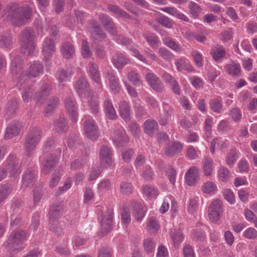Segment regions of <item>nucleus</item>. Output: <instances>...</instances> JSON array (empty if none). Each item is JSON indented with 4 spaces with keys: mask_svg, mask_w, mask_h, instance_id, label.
I'll list each match as a JSON object with an SVG mask.
<instances>
[{
    "mask_svg": "<svg viewBox=\"0 0 257 257\" xmlns=\"http://www.w3.org/2000/svg\"><path fill=\"white\" fill-rule=\"evenodd\" d=\"M184 147L183 144L178 141L171 142L165 148V154L169 157H173L180 153Z\"/></svg>",
    "mask_w": 257,
    "mask_h": 257,
    "instance_id": "nucleus-14",
    "label": "nucleus"
},
{
    "mask_svg": "<svg viewBox=\"0 0 257 257\" xmlns=\"http://www.w3.org/2000/svg\"><path fill=\"white\" fill-rule=\"evenodd\" d=\"M61 53L63 57L67 59L72 58L75 55L74 48L71 44L64 43L61 46Z\"/></svg>",
    "mask_w": 257,
    "mask_h": 257,
    "instance_id": "nucleus-32",
    "label": "nucleus"
},
{
    "mask_svg": "<svg viewBox=\"0 0 257 257\" xmlns=\"http://www.w3.org/2000/svg\"><path fill=\"white\" fill-rule=\"evenodd\" d=\"M237 159L238 156L236 154V150L231 149L229 151L226 157V163L228 166L232 167L237 161Z\"/></svg>",
    "mask_w": 257,
    "mask_h": 257,
    "instance_id": "nucleus-48",
    "label": "nucleus"
},
{
    "mask_svg": "<svg viewBox=\"0 0 257 257\" xmlns=\"http://www.w3.org/2000/svg\"><path fill=\"white\" fill-rule=\"evenodd\" d=\"M202 191L207 194H214L217 191V185L213 182L207 181L202 186Z\"/></svg>",
    "mask_w": 257,
    "mask_h": 257,
    "instance_id": "nucleus-40",
    "label": "nucleus"
},
{
    "mask_svg": "<svg viewBox=\"0 0 257 257\" xmlns=\"http://www.w3.org/2000/svg\"><path fill=\"white\" fill-rule=\"evenodd\" d=\"M133 187L132 185L127 182H122L120 185V191L123 194H128L132 193Z\"/></svg>",
    "mask_w": 257,
    "mask_h": 257,
    "instance_id": "nucleus-60",
    "label": "nucleus"
},
{
    "mask_svg": "<svg viewBox=\"0 0 257 257\" xmlns=\"http://www.w3.org/2000/svg\"><path fill=\"white\" fill-rule=\"evenodd\" d=\"M86 98L92 112L96 114L99 111V103L96 95L91 93Z\"/></svg>",
    "mask_w": 257,
    "mask_h": 257,
    "instance_id": "nucleus-35",
    "label": "nucleus"
},
{
    "mask_svg": "<svg viewBox=\"0 0 257 257\" xmlns=\"http://www.w3.org/2000/svg\"><path fill=\"white\" fill-rule=\"evenodd\" d=\"M21 63V60L20 56H15L12 60L11 63V71L13 75L18 74L21 71L20 65Z\"/></svg>",
    "mask_w": 257,
    "mask_h": 257,
    "instance_id": "nucleus-45",
    "label": "nucleus"
},
{
    "mask_svg": "<svg viewBox=\"0 0 257 257\" xmlns=\"http://www.w3.org/2000/svg\"><path fill=\"white\" fill-rule=\"evenodd\" d=\"M112 63L117 69H121L125 65L130 63V60L122 54L117 53L112 57Z\"/></svg>",
    "mask_w": 257,
    "mask_h": 257,
    "instance_id": "nucleus-24",
    "label": "nucleus"
},
{
    "mask_svg": "<svg viewBox=\"0 0 257 257\" xmlns=\"http://www.w3.org/2000/svg\"><path fill=\"white\" fill-rule=\"evenodd\" d=\"M32 9L28 6L21 7L19 4L12 3L5 8L3 17L17 27L26 25L31 18Z\"/></svg>",
    "mask_w": 257,
    "mask_h": 257,
    "instance_id": "nucleus-1",
    "label": "nucleus"
},
{
    "mask_svg": "<svg viewBox=\"0 0 257 257\" xmlns=\"http://www.w3.org/2000/svg\"><path fill=\"white\" fill-rule=\"evenodd\" d=\"M63 205L61 202H57L53 204L49 212V220H55L58 219L63 213Z\"/></svg>",
    "mask_w": 257,
    "mask_h": 257,
    "instance_id": "nucleus-28",
    "label": "nucleus"
},
{
    "mask_svg": "<svg viewBox=\"0 0 257 257\" xmlns=\"http://www.w3.org/2000/svg\"><path fill=\"white\" fill-rule=\"evenodd\" d=\"M60 155L61 150L60 149H57L54 153L51 154V156H49V168L54 167L58 164Z\"/></svg>",
    "mask_w": 257,
    "mask_h": 257,
    "instance_id": "nucleus-53",
    "label": "nucleus"
},
{
    "mask_svg": "<svg viewBox=\"0 0 257 257\" xmlns=\"http://www.w3.org/2000/svg\"><path fill=\"white\" fill-rule=\"evenodd\" d=\"M119 113L120 117L126 122L131 120V107L126 101L120 102L119 104Z\"/></svg>",
    "mask_w": 257,
    "mask_h": 257,
    "instance_id": "nucleus-26",
    "label": "nucleus"
},
{
    "mask_svg": "<svg viewBox=\"0 0 257 257\" xmlns=\"http://www.w3.org/2000/svg\"><path fill=\"white\" fill-rule=\"evenodd\" d=\"M75 88L82 102H84L87 96H89L92 93L90 90L88 81L84 78H80L76 82Z\"/></svg>",
    "mask_w": 257,
    "mask_h": 257,
    "instance_id": "nucleus-9",
    "label": "nucleus"
},
{
    "mask_svg": "<svg viewBox=\"0 0 257 257\" xmlns=\"http://www.w3.org/2000/svg\"><path fill=\"white\" fill-rule=\"evenodd\" d=\"M47 96L48 90L47 86L46 85L44 86V88H42V89L37 94L36 99L37 103L39 104L43 103V100L47 99Z\"/></svg>",
    "mask_w": 257,
    "mask_h": 257,
    "instance_id": "nucleus-61",
    "label": "nucleus"
},
{
    "mask_svg": "<svg viewBox=\"0 0 257 257\" xmlns=\"http://www.w3.org/2000/svg\"><path fill=\"white\" fill-rule=\"evenodd\" d=\"M243 236L249 239H253L257 237V230L253 227H249L243 233Z\"/></svg>",
    "mask_w": 257,
    "mask_h": 257,
    "instance_id": "nucleus-63",
    "label": "nucleus"
},
{
    "mask_svg": "<svg viewBox=\"0 0 257 257\" xmlns=\"http://www.w3.org/2000/svg\"><path fill=\"white\" fill-rule=\"evenodd\" d=\"M144 37L153 49L157 48L160 44L158 37L154 34L146 33L144 35Z\"/></svg>",
    "mask_w": 257,
    "mask_h": 257,
    "instance_id": "nucleus-37",
    "label": "nucleus"
},
{
    "mask_svg": "<svg viewBox=\"0 0 257 257\" xmlns=\"http://www.w3.org/2000/svg\"><path fill=\"white\" fill-rule=\"evenodd\" d=\"M218 177L223 182H227L230 177V173L228 169L225 167H221L217 172Z\"/></svg>",
    "mask_w": 257,
    "mask_h": 257,
    "instance_id": "nucleus-46",
    "label": "nucleus"
},
{
    "mask_svg": "<svg viewBox=\"0 0 257 257\" xmlns=\"http://www.w3.org/2000/svg\"><path fill=\"white\" fill-rule=\"evenodd\" d=\"M127 77L130 82L136 86H140L143 85V81L139 73L137 71L132 70L128 73Z\"/></svg>",
    "mask_w": 257,
    "mask_h": 257,
    "instance_id": "nucleus-38",
    "label": "nucleus"
},
{
    "mask_svg": "<svg viewBox=\"0 0 257 257\" xmlns=\"http://www.w3.org/2000/svg\"><path fill=\"white\" fill-rule=\"evenodd\" d=\"M104 111L106 116L109 119H116L117 118L115 109L110 100L106 99L103 103Z\"/></svg>",
    "mask_w": 257,
    "mask_h": 257,
    "instance_id": "nucleus-27",
    "label": "nucleus"
},
{
    "mask_svg": "<svg viewBox=\"0 0 257 257\" xmlns=\"http://www.w3.org/2000/svg\"><path fill=\"white\" fill-rule=\"evenodd\" d=\"M103 209L102 207H97L96 211L98 215V219L101 223L100 231L103 234H106L111 229L113 212L112 209H108L106 211V215L103 216Z\"/></svg>",
    "mask_w": 257,
    "mask_h": 257,
    "instance_id": "nucleus-5",
    "label": "nucleus"
},
{
    "mask_svg": "<svg viewBox=\"0 0 257 257\" xmlns=\"http://www.w3.org/2000/svg\"><path fill=\"white\" fill-rule=\"evenodd\" d=\"M54 130L58 133H65L68 130L67 121L62 115L55 119L54 122Z\"/></svg>",
    "mask_w": 257,
    "mask_h": 257,
    "instance_id": "nucleus-25",
    "label": "nucleus"
},
{
    "mask_svg": "<svg viewBox=\"0 0 257 257\" xmlns=\"http://www.w3.org/2000/svg\"><path fill=\"white\" fill-rule=\"evenodd\" d=\"M164 44L175 52L181 51V47L174 40L169 37H165L163 39Z\"/></svg>",
    "mask_w": 257,
    "mask_h": 257,
    "instance_id": "nucleus-47",
    "label": "nucleus"
},
{
    "mask_svg": "<svg viewBox=\"0 0 257 257\" xmlns=\"http://www.w3.org/2000/svg\"><path fill=\"white\" fill-rule=\"evenodd\" d=\"M65 107L73 122L77 121L78 116V106L75 99L71 96L66 97L64 100Z\"/></svg>",
    "mask_w": 257,
    "mask_h": 257,
    "instance_id": "nucleus-8",
    "label": "nucleus"
},
{
    "mask_svg": "<svg viewBox=\"0 0 257 257\" xmlns=\"http://www.w3.org/2000/svg\"><path fill=\"white\" fill-rule=\"evenodd\" d=\"M201 168L205 176H211L215 168L213 159L208 157L204 158L201 162Z\"/></svg>",
    "mask_w": 257,
    "mask_h": 257,
    "instance_id": "nucleus-19",
    "label": "nucleus"
},
{
    "mask_svg": "<svg viewBox=\"0 0 257 257\" xmlns=\"http://www.w3.org/2000/svg\"><path fill=\"white\" fill-rule=\"evenodd\" d=\"M21 130L20 124L16 121H13L7 126L6 130L5 138L10 139L18 135Z\"/></svg>",
    "mask_w": 257,
    "mask_h": 257,
    "instance_id": "nucleus-21",
    "label": "nucleus"
},
{
    "mask_svg": "<svg viewBox=\"0 0 257 257\" xmlns=\"http://www.w3.org/2000/svg\"><path fill=\"white\" fill-rule=\"evenodd\" d=\"M58 31L55 26L52 27L51 30H49V34L52 36V40L49 38V50L54 51L55 50V46L54 40L57 38Z\"/></svg>",
    "mask_w": 257,
    "mask_h": 257,
    "instance_id": "nucleus-50",
    "label": "nucleus"
},
{
    "mask_svg": "<svg viewBox=\"0 0 257 257\" xmlns=\"http://www.w3.org/2000/svg\"><path fill=\"white\" fill-rule=\"evenodd\" d=\"M87 72L90 77L96 83H101V78L97 64L90 62L88 64Z\"/></svg>",
    "mask_w": 257,
    "mask_h": 257,
    "instance_id": "nucleus-22",
    "label": "nucleus"
},
{
    "mask_svg": "<svg viewBox=\"0 0 257 257\" xmlns=\"http://www.w3.org/2000/svg\"><path fill=\"white\" fill-rule=\"evenodd\" d=\"M99 160L100 165L107 168L112 164V151L107 146H102L99 152Z\"/></svg>",
    "mask_w": 257,
    "mask_h": 257,
    "instance_id": "nucleus-10",
    "label": "nucleus"
},
{
    "mask_svg": "<svg viewBox=\"0 0 257 257\" xmlns=\"http://www.w3.org/2000/svg\"><path fill=\"white\" fill-rule=\"evenodd\" d=\"M216 145H217V147L220 150L225 149L228 146V144L226 141H223L218 139H214L211 142L210 152L212 154H214L215 153Z\"/></svg>",
    "mask_w": 257,
    "mask_h": 257,
    "instance_id": "nucleus-43",
    "label": "nucleus"
},
{
    "mask_svg": "<svg viewBox=\"0 0 257 257\" xmlns=\"http://www.w3.org/2000/svg\"><path fill=\"white\" fill-rule=\"evenodd\" d=\"M171 235L173 240L174 246L178 248L184 239V236L181 231L174 230L171 231Z\"/></svg>",
    "mask_w": 257,
    "mask_h": 257,
    "instance_id": "nucleus-44",
    "label": "nucleus"
},
{
    "mask_svg": "<svg viewBox=\"0 0 257 257\" xmlns=\"http://www.w3.org/2000/svg\"><path fill=\"white\" fill-rule=\"evenodd\" d=\"M144 131L149 136H153L158 129L157 122L154 119H148L144 122Z\"/></svg>",
    "mask_w": 257,
    "mask_h": 257,
    "instance_id": "nucleus-33",
    "label": "nucleus"
},
{
    "mask_svg": "<svg viewBox=\"0 0 257 257\" xmlns=\"http://www.w3.org/2000/svg\"><path fill=\"white\" fill-rule=\"evenodd\" d=\"M84 122L85 135L92 140H96L99 137L98 127L93 118L88 116H85Z\"/></svg>",
    "mask_w": 257,
    "mask_h": 257,
    "instance_id": "nucleus-7",
    "label": "nucleus"
},
{
    "mask_svg": "<svg viewBox=\"0 0 257 257\" xmlns=\"http://www.w3.org/2000/svg\"><path fill=\"white\" fill-rule=\"evenodd\" d=\"M28 233L23 230L13 231L10 234L5 245L12 251L19 250L22 248V242L26 240Z\"/></svg>",
    "mask_w": 257,
    "mask_h": 257,
    "instance_id": "nucleus-3",
    "label": "nucleus"
},
{
    "mask_svg": "<svg viewBox=\"0 0 257 257\" xmlns=\"http://www.w3.org/2000/svg\"><path fill=\"white\" fill-rule=\"evenodd\" d=\"M160 10L174 17L185 22H188L189 19L184 14L180 12L177 8L174 7H166L160 8Z\"/></svg>",
    "mask_w": 257,
    "mask_h": 257,
    "instance_id": "nucleus-23",
    "label": "nucleus"
},
{
    "mask_svg": "<svg viewBox=\"0 0 257 257\" xmlns=\"http://www.w3.org/2000/svg\"><path fill=\"white\" fill-rule=\"evenodd\" d=\"M105 77L108 81L109 87L113 93H116L120 91L119 79L114 74L112 70H107L104 74Z\"/></svg>",
    "mask_w": 257,
    "mask_h": 257,
    "instance_id": "nucleus-15",
    "label": "nucleus"
},
{
    "mask_svg": "<svg viewBox=\"0 0 257 257\" xmlns=\"http://www.w3.org/2000/svg\"><path fill=\"white\" fill-rule=\"evenodd\" d=\"M35 174L34 171L31 169L27 170L25 173L22 179V185L28 187L33 185L35 181Z\"/></svg>",
    "mask_w": 257,
    "mask_h": 257,
    "instance_id": "nucleus-34",
    "label": "nucleus"
},
{
    "mask_svg": "<svg viewBox=\"0 0 257 257\" xmlns=\"http://www.w3.org/2000/svg\"><path fill=\"white\" fill-rule=\"evenodd\" d=\"M73 73V71L71 67L61 68L57 72V78L59 82L62 83L69 80Z\"/></svg>",
    "mask_w": 257,
    "mask_h": 257,
    "instance_id": "nucleus-29",
    "label": "nucleus"
},
{
    "mask_svg": "<svg viewBox=\"0 0 257 257\" xmlns=\"http://www.w3.org/2000/svg\"><path fill=\"white\" fill-rule=\"evenodd\" d=\"M93 30L91 31L92 36L96 40H101L105 37L101 28L97 25V22L93 21L91 22Z\"/></svg>",
    "mask_w": 257,
    "mask_h": 257,
    "instance_id": "nucleus-36",
    "label": "nucleus"
},
{
    "mask_svg": "<svg viewBox=\"0 0 257 257\" xmlns=\"http://www.w3.org/2000/svg\"><path fill=\"white\" fill-rule=\"evenodd\" d=\"M211 54L216 61H219L225 57L226 51L223 46L216 45L211 48Z\"/></svg>",
    "mask_w": 257,
    "mask_h": 257,
    "instance_id": "nucleus-31",
    "label": "nucleus"
},
{
    "mask_svg": "<svg viewBox=\"0 0 257 257\" xmlns=\"http://www.w3.org/2000/svg\"><path fill=\"white\" fill-rule=\"evenodd\" d=\"M186 182L189 186L195 185L199 180V169L196 166L190 167L185 175Z\"/></svg>",
    "mask_w": 257,
    "mask_h": 257,
    "instance_id": "nucleus-13",
    "label": "nucleus"
},
{
    "mask_svg": "<svg viewBox=\"0 0 257 257\" xmlns=\"http://www.w3.org/2000/svg\"><path fill=\"white\" fill-rule=\"evenodd\" d=\"M47 147H44V154L40 157L42 171L43 173L45 174H47L48 173V161L47 160Z\"/></svg>",
    "mask_w": 257,
    "mask_h": 257,
    "instance_id": "nucleus-51",
    "label": "nucleus"
},
{
    "mask_svg": "<svg viewBox=\"0 0 257 257\" xmlns=\"http://www.w3.org/2000/svg\"><path fill=\"white\" fill-rule=\"evenodd\" d=\"M108 8L110 11L113 13L114 14L117 15L118 16L122 17L125 18H128V15L124 11L122 10L118 7L113 5H110L108 6Z\"/></svg>",
    "mask_w": 257,
    "mask_h": 257,
    "instance_id": "nucleus-54",
    "label": "nucleus"
},
{
    "mask_svg": "<svg viewBox=\"0 0 257 257\" xmlns=\"http://www.w3.org/2000/svg\"><path fill=\"white\" fill-rule=\"evenodd\" d=\"M144 194L148 197H154L158 194L157 189L151 185H146L143 187Z\"/></svg>",
    "mask_w": 257,
    "mask_h": 257,
    "instance_id": "nucleus-52",
    "label": "nucleus"
},
{
    "mask_svg": "<svg viewBox=\"0 0 257 257\" xmlns=\"http://www.w3.org/2000/svg\"><path fill=\"white\" fill-rule=\"evenodd\" d=\"M226 71L232 76H238L240 74V65L234 62L227 64L225 66Z\"/></svg>",
    "mask_w": 257,
    "mask_h": 257,
    "instance_id": "nucleus-41",
    "label": "nucleus"
},
{
    "mask_svg": "<svg viewBox=\"0 0 257 257\" xmlns=\"http://www.w3.org/2000/svg\"><path fill=\"white\" fill-rule=\"evenodd\" d=\"M156 20L160 25L167 28L171 29L173 26L170 19L163 15L157 17Z\"/></svg>",
    "mask_w": 257,
    "mask_h": 257,
    "instance_id": "nucleus-55",
    "label": "nucleus"
},
{
    "mask_svg": "<svg viewBox=\"0 0 257 257\" xmlns=\"http://www.w3.org/2000/svg\"><path fill=\"white\" fill-rule=\"evenodd\" d=\"M175 63L177 69L179 72L185 70L190 73L193 71V67L190 64L189 60L185 57H181L177 59Z\"/></svg>",
    "mask_w": 257,
    "mask_h": 257,
    "instance_id": "nucleus-20",
    "label": "nucleus"
},
{
    "mask_svg": "<svg viewBox=\"0 0 257 257\" xmlns=\"http://www.w3.org/2000/svg\"><path fill=\"white\" fill-rule=\"evenodd\" d=\"M35 35L34 31L30 28H26L22 32L20 43L21 51L26 55H30L33 52L35 45L34 40Z\"/></svg>",
    "mask_w": 257,
    "mask_h": 257,
    "instance_id": "nucleus-2",
    "label": "nucleus"
},
{
    "mask_svg": "<svg viewBox=\"0 0 257 257\" xmlns=\"http://www.w3.org/2000/svg\"><path fill=\"white\" fill-rule=\"evenodd\" d=\"M12 46V38L10 36L0 37V47L5 49H10Z\"/></svg>",
    "mask_w": 257,
    "mask_h": 257,
    "instance_id": "nucleus-56",
    "label": "nucleus"
},
{
    "mask_svg": "<svg viewBox=\"0 0 257 257\" xmlns=\"http://www.w3.org/2000/svg\"><path fill=\"white\" fill-rule=\"evenodd\" d=\"M6 170V174L9 172L11 175H15L20 172L18 160L14 156H10L4 163L3 167Z\"/></svg>",
    "mask_w": 257,
    "mask_h": 257,
    "instance_id": "nucleus-11",
    "label": "nucleus"
},
{
    "mask_svg": "<svg viewBox=\"0 0 257 257\" xmlns=\"http://www.w3.org/2000/svg\"><path fill=\"white\" fill-rule=\"evenodd\" d=\"M160 226L156 218L151 217L148 221L147 229L150 233H154L159 229Z\"/></svg>",
    "mask_w": 257,
    "mask_h": 257,
    "instance_id": "nucleus-49",
    "label": "nucleus"
},
{
    "mask_svg": "<svg viewBox=\"0 0 257 257\" xmlns=\"http://www.w3.org/2000/svg\"><path fill=\"white\" fill-rule=\"evenodd\" d=\"M42 137V131L40 128H33L29 133L25 144L26 155L28 157L32 155L36 145Z\"/></svg>",
    "mask_w": 257,
    "mask_h": 257,
    "instance_id": "nucleus-4",
    "label": "nucleus"
},
{
    "mask_svg": "<svg viewBox=\"0 0 257 257\" xmlns=\"http://www.w3.org/2000/svg\"><path fill=\"white\" fill-rule=\"evenodd\" d=\"M143 245L145 251L148 253L153 252L155 246L154 241L151 238L145 239L144 241Z\"/></svg>",
    "mask_w": 257,
    "mask_h": 257,
    "instance_id": "nucleus-57",
    "label": "nucleus"
},
{
    "mask_svg": "<svg viewBox=\"0 0 257 257\" xmlns=\"http://www.w3.org/2000/svg\"><path fill=\"white\" fill-rule=\"evenodd\" d=\"M189 8L190 9L191 15L194 18L197 17L201 11L200 7L197 4L193 1L189 2Z\"/></svg>",
    "mask_w": 257,
    "mask_h": 257,
    "instance_id": "nucleus-58",
    "label": "nucleus"
},
{
    "mask_svg": "<svg viewBox=\"0 0 257 257\" xmlns=\"http://www.w3.org/2000/svg\"><path fill=\"white\" fill-rule=\"evenodd\" d=\"M210 109L214 112L220 113L222 111V101L220 98H214L210 100L209 103Z\"/></svg>",
    "mask_w": 257,
    "mask_h": 257,
    "instance_id": "nucleus-39",
    "label": "nucleus"
},
{
    "mask_svg": "<svg viewBox=\"0 0 257 257\" xmlns=\"http://www.w3.org/2000/svg\"><path fill=\"white\" fill-rule=\"evenodd\" d=\"M198 208V200L195 198L190 199L187 207L188 212L190 214H193L197 211Z\"/></svg>",
    "mask_w": 257,
    "mask_h": 257,
    "instance_id": "nucleus-62",
    "label": "nucleus"
},
{
    "mask_svg": "<svg viewBox=\"0 0 257 257\" xmlns=\"http://www.w3.org/2000/svg\"><path fill=\"white\" fill-rule=\"evenodd\" d=\"M130 208L134 211L136 219L140 221L144 218L146 211L145 207L140 202L134 200L131 202Z\"/></svg>",
    "mask_w": 257,
    "mask_h": 257,
    "instance_id": "nucleus-16",
    "label": "nucleus"
},
{
    "mask_svg": "<svg viewBox=\"0 0 257 257\" xmlns=\"http://www.w3.org/2000/svg\"><path fill=\"white\" fill-rule=\"evenodd\" d=\"M191 56L193 57L195 64L198 67H201L203 66L202 55L200 52L195 50L191 51Z\"/></svg>",
    "mask_w": 257,
    "mask_h": 257,
    "instance_id": "nucleus-59",
    "label": "nucleus"
},
{
    "mask_svg": "<svg viewBox=\"0 0 257 257\" xmlns=\"http://www.w3.org/2000/svg\"><path fill=\"white\" fill-rule=\"evenodd\" d=\"M159 55L166 60H171L172 58V53L167 49L164 47L159 48L158 50Z\"/></svg>",
    "mask_w": 257,
    "mask_h": 257,
    "instance_id": "nucleus-64",
    "label": "nucleus"
},
{
    "mask_svg": "<svg viewBox=\"0 0 257 257\" xmlns=\"http://www.w3.org/2000/svg\"><path fill=\"white\" fill-rule=\"evenodd\" d=\"M146 79L151 86L154 90L161 92L164 88V84L160 78L154 73L148 72L146 74Z\"/></svg>",
    "mask_w": 257,
    "mask_h": 257,
    "instance_id": "nucleus-12",
    "label": "nucleus"
},
{
    "mask_svg": "<svg viewBox=\"0 0 257 257\" xmlns=\"http://www.w3.org/2000/svg\"><path fill=\"white\" fill-rule=\"evenodd\" d=\"M43 67L39 62H34L31 64L27 72L28 78L36 77L42 72Z\"/></svg>",
    "mask_w": 257,
    "mask_h": 257,
    "instance_id": "nucleus-30",
    "label": "nucleus"
},
{
    "mask_svg": "<svg viewBox=\"0 0 257 257\" xmlns=\"http://www.w3.org/2000/svg\"><path fill=\"white\" fill-rule=\"evenodd\" d=\"M99 20L103 24L104 28L112 35L116 34V30L114 24L111 21V19L105 15H101L99 17Z\"/></svg>",
    "mask_w": 257,
    "mask_h": 257,
    "instance_id": "nucleus-18",
    "label": "nucleus"
},
{
    "mask_svg": "<svg viewBox=\"0 0 257 257\" xmlns=\"http://www.w3.org/2000/svg\"><path fill=\"white\" fill-rule=\"evenodd\" d=\"M223 212L222 202L219 199H214L208 207V216L213 222H217Z\"/></svg>",
    "mask_w": 257,
    "mask_h": 257,
    "instance_id": "nucleus-6",
    "label": "nucleus"
},
{
    "mask_svg": "<svg viewBox=\"0 0 257 257\" xmlns=\"http://www.w3.org/2000/svg\"><path fill=\"white\" fill-rule=\"evenodd\" d=\"M111 137L113 141L118 146L122 145L128 141V138L123 129L114 131L111 133Z\"/></svg>",
    "mask_w": 257,
    "mask_h": 257,
    "instance_id": "nucleus-17",
    "label": "nucleus"
},
{
    "mask_svg": "<svg viewBox=\"0 0 257 257\" xmlns=\"http://www.w3.org/2000/svg\"><path fill=\"white\" fill-rule=\"evenodd\" d=\"M12 191V187L10 184H5L0 186V203L8 198Z\"/></svg>",
    "mask_w": 257,
    "mask_h": 257,
    "instance_id": "nucleus-42",
    "label": "nucleus"
}]
</instances>
